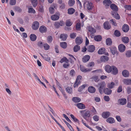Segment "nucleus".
<instances>
[{
  "label": "nucleus",
  "instance_id": "8",
  "mask_svg": "<svg viewBox=\"0 0 131 131\" xmlns=\"http://www.w3.org/2000/svg\"><path fill=\"white\" fill-rule=\"evenodd\" d=\"M111 14L116 19H119L120 18V17L117 12L112 11Z\"/></svg>",
  "mask_w": 131,
  "mask_h": 131
},
{
  "label": "nucleus",
  "instance_id": "27",
  "mask_svg": "<svg viewBox=\"0 0 131 131\" xmlns=\"http://www.w3.org/2000/svg\"><path fill=\"white\" fill-rule=\"evenodd\" d=\"M109 58L106 56H103L101 57L100 58L101 60L103 62H105L108 60Z\"/></svg>",
  "mask_w": 131,
  "mask_h": 131
},
{
  "label": "nucleus",
  "instance_id": "31",
  "mask_svg": "<svg viewBox=\"0 0 131 131\" xmlns=\"http://www.w3.org/2000/svg\"><path fill=\"white\" fill-rule=\"evenodd\" d=\"M106 45L108 46H111L112 44V41L111 39L109 38H107L106 40Z\"/></svg>",
  "mask_w": 131,
  "mask_h": 131
},
{
  "label": "nucleus",
  "instance_id": "44",
  "mask_svg": "<svg viewBox=\"0 0 131 131\" xmlns=\"http://www.w3.org/2000/svg\"><path fill=\"white\" fill-rule=\"evenodd\" d=\"M31 2L32 5L34 7L36 6L38 3L37 0H31Z\"/></svg>",
  "mask_w": 131,
  "mask_h": 131
},
{
  "label": "nucleus",
  "instance_id": "45",
  "mask_svg": "<svg viewBox=\"0 0 131 131\" xmlns=\"http://www.w3.org/2000/svg\"><path fill=\"white\" fill-rule=\"evenodd\" d=\"M125 55L126 57H131V50H129L126 52Z\"/></svg>",
  "mask_w": 131,
  "mask_h": 131
},
{
  "label": "nucleus",
  "instance_id": "56",
  "mask_svg": "<svg viewBox=\"0 0 131 131\" xmlns=\"http://www.w3.org/2000/svg\"><path fill=\"white\" fill-rule=\"evenodd\" d=\"M16 2V0H10L9 4L11 5H14L15 4Z\"/></svg>",
  "mask_w": 131,
  "mask_h": 131
},
{
  "label": "nucleus",
  "instance_id": "2",
  "mask_svg": "<svg viewBox=\"0 0 131 131\" xmlns=\"http://www.w3.org/2000/svg\"><path fill=\"white\" fill-rule=\"evenodd\" d=\"M80 112L82 115L83 117L86 120L87 117L90 116V112L88 111H85V110H81Z\"/></svg>",
  "mask_w": 131,
  "mask_h": 131
},
{
  "label": "nucleus",
  "instance_id": "32",
  "mask_svg": "<svg viewBox=\"0 0 131 131\" xmlns=\"http://www.w3.org/2000/svg\"><path fill=\"white\" fill-rule=\"evenodd\" d=\"M70 116L74 122L77 123L79 125L80 124L79 121L73 114H71Z\"/></svg>",
  "mask_w": 131,
  "mask_h": 131
},
{
  "label": "nucleus",
  "instance_id": "37",
  "mask_svg": "<svg viewBox=\"0 0 131 131\" xmlns=\"http://www.w3.org/2000/svg\"><path fill=\"white\" fill-rule=\"evenodd\" d=\"M30 39L32 41H35L37 38L36 36L34 34H31L30 36Z\"/></svg>",
  "mask_w": 131,
  "mask_h": 131
},
{
  "label": "nucleus",
  "instance_id": "5",
  "mask_svg": "<svg viewBox=\"0 0 131 131\" xmlns=\"http://www.w3.org/2000/svg\"><path fill=\"white\" fill-rule=\"evenodd\" d=\"M39 26V23L37 21H35L33 23L32 25V28L34 30H36L37 29Z\"/></svg>",
  "mask_w": 131,
  "mask_h": 131
},
{
  "label": "nucleus",
  "instance_id": "46",
  "mask_svg": "<svg viewBox=\"0 0 131 131\" xmlns=\"http://www.w3.org/2000/svg\"><path fill=\"white\" fill-rule=\"evenodd\" d=\"M114 34L117 37H119L121 36L120 32L117 30H116L115 31Z\"/></svg>",
  "mask_w": 131,
  "mask_h": 131
},
{
  "label": "nucleus",
  "instance_id": "40",
  "mask_svg": "<svg viewBox=\"0 0 131 131\" xmlns=\"http://www.w3.org/2000/svg\"><path fill=\"white\" fill-rule=\"evenodd\" d=\"M105 49L104 48H102L100 49L98 51V53L99 54H102L104 53L105 52Z\"/></svg>",
  "mask_w": 131,
  "mask_h": 131
},
{
  "label": "nucleus",
  "instance_id": "14",
  "mask_svg": "<svg viewBox=\"0 0 131 131\" xmlns=\"http://www.w3.org/2000/svg\"><path fill=\"white\" fill-rule=\"evenodd\" d=\"M75 41L76 43L78 45H79L82 43L83 40L80 37H78L76 38Z\"/></svg>",
  "mask_w": 131,
  "mask_h": 131
},
{
  "label": "nucleus",
  "instance_id": "13",
  "mask_svg": "<svg viewBox=\"0 0 131 131\" xmlns=\"http://www.w3.org/2000/svg\"><path fill=\"white\" fill-rule=\"evenodd\" d=\"M57 14V15L54 14L51 16V18L52 20H56L59 19L60 13L59 12H58Z\"/></svg>",
  "mask_w": 131,
  "mask_h": 131
},
{
  "label": "nucleus",
  "instance_id": "36",
  "mask_svg": "<svg viewBox=\"0 0 131 131\" xmlns=\"http://www.w3.org/2000/svg\"><path fill=\"white\" fill-rule=\"evenodd\" d=\"M72 100L75 103H78L81 101L80 98L78 97H74L72 98Z\"/></svg>",
  "mask_w": 131,
  "mask_h": 131
},
{
  "label": "nucleus",
  "instance_id": "64",
  "mask_svg": "<svg viewBox=\"0 0 131 131\" xmlns=\"http://www.w3.org/2000/svg\"><path fill=\"white\" fill-rule=\"evenodd\" d=\"M93 118L95 121H97L99 120V117L98 116L95 115L93 116Z\"/></svg>",
  "mask_w": 131,
  "mask_h": 131
},
{
  "label": "nucleus",
  "instance_id": "48",
  "mask_svg": "<svg viewBox=\"0 0 131 131\" xmlns=\"http://www.w3.org/2000/svg\"><path fill=\"white\" fill-rule=\"evenodd\" d=\"M92 79L93 80L96 82H97L99 80V79L98 78V77L96 75H95L92 77Z\"/></svg>",
  "mask_w": 131,
  "mask_h": 131
},
{
  "label": "nucleus",
  "instance_id": "26",
  "mask_svg": "<svg viewBox=\"0 0 131 131\" xmlns=\"http://www.w3.org/2000/svg\"><path fill=\"white\" fill-rule=\"evenodd\" d=\"M90 57L89 55L85 56L82 58V61L84 62H86L90 59Z\"/></svg>",
  "mask_w": 131,
  "mask_h": 131
},
{
  "label": "nucleus",
  "instance_id": "4",
  "mask_svg": "<svg viewBox=\"0 0 131 131\" xmlns=\"http://www.w3.org/2000/svg\"><path fill=\"white\" fill-rule=\"evenodd\" d=\"M64 23L63 21H60V22H56L54 23V25L56 28H58L60 26H63L64 25Z\"/></svg>",
  "mask_w": 131,
  "mask_h": 131
},
{
  "label": "nucleus",
  "instance_id": "58",
  "mask_svg": "<svg viewBox=\"0 0 131 131\" xmlns=\"http://www.w3.org/2000/svg\"><path fill=\"white\" fill-rule=\"evenodd\" d=\"M69 56H70L72 58H70V59L72 60V61L71 62V63H73L74 62V61H76V59L72 55L70 54H69Z\"/></svg>",
  "mask_w": 131,
  "mask_h": 131
},
{
  "label": "nucleus",
  "instance_id": "9",
  "mask_svg": "<svg viewBox=\"0 0 131 131\" xmlns=\"http://www.w3.org/2000/svg\"><path fill=\"white\" fill-rule=\"evenodd\" d=\"M80 68L81 70L84 72L91 71L92 69H86L82 65L80 66Z\"/></svg>",
  "mask_w": 131,
  "mask_h": 131
},
{
  "label": "nucleus",
  "instance_id": "50",
  "mask_svg": "<svg viewBox=\"0 0 131 131\" xmlns=\"http://www.w3.org/2000/svg\"><path fill=\"white\" fill-rule=\"evenodd\" d=\"M75 3L74 0H69L68 2V4L70 6H72Z\"/></svg>",
  "mask_w": 131,
  "mask_h": 131
},
{
  "label": "nucleus",
  "instance_id": "60",
  "mask_svg": "<svg viewBox=\"0 0 131 131\" xmlns=\"http://www.w3.org/2000/svg\"><path fill=\"white\" fill-rule=\"evenodd\" d=\"M50 13L51 14H53L54 13V9L52 7H50L49 9Z\"/></svg>",
  "mask_w": 131,
  "mask_h": 131
},
{
  "label": "nucleus",
  "instance_id": "54",
  "mask_svg": "<svg viewBox=\"0 0 131 131\" xmlns=\"http://www.w3.org/2000/svg\"><path fill=\"white\" fill-rule=\"evenodd\" d=\"M43 58L44 60L48 62L50 60V58L48 57L47 55H45L44 57H43Z\"/></svg>",
  "mask_w": 131,
  "mask_h": 131
},
{
  "label": "nucleus",
  "instance_id": "16",
  "mask_svg": "<svg viewBox=\"0 0 131 131\" xmlns=\"http://www.w3.org/2000/svg\"><path fill=\"white\" fill-rule=\"evenodd\" d=\"M122 74L123 77L127 78L129 76V73L127 70H125L122 72Z\"/></svg>",
  "mask_w": 131,
  "mask_h": 131
},
{
  "label": "nucleus",
  "instance_id": "15",
  "mask_svg": "<svg viewBox=\"0 0 131 131\" xmlns=\"http://www.w3.org/2000/svg\"><path fill=\"white\" fill-rule=\"evenodd\" d=\"M112 73L114 75L117 74L118 72V70L117 68L114 66H112Z\"/></svg>",
  "mask_w": 131,
  "mask_h": 131
},
{
  "label": "nucleus",
  "instance_id": "33",
  "mask_svg": "<svg viewBox=\"0 0 131 131\" xmlns=\"http://www.w3.org/2000/svg\"><path fill=\"white\" fill-rule=\"evenodd\" d=\"M68 36L67 34H61L60 36V38L63 40L65 41L66 40Z\"/></svg>",
  "mask_w": 131,
  "mask_h": 131
},
{
  "label": "nucleus",
  "instance_id": "21",
  "mask_svg": "<svg viewBox=\"0 0 131 131\" xmlns=\"http://www.w3.org/2000/svg\"><path fill=\"white\" fill-rule=\"evenodd\" d=\"M95 50V47L93 45L89 46L87 50L90 52H93Z\"/></svg>",
  "mask_w": 131,
  "mask_h": 131
},
{
  "label": "nucleus",
  "instance_id": "59",
  "mask_svg": "<svg viewBox=\"0 0 131 131\" xmlns=\"http://www.w3.org/2000/svg\"><path fill=\"white\" fill-rule=\"evenodd\" d=\"M28 12L29 13H35V11L32 8H29Z\"/></svg>",
  "mask_w": 131,
  "mask_h": 131
},
{
  "label": "nucleus",
  "instance_id": "12",
  "mask_svg": "<svg viewBox=\"0 0 131 131\" xmlns=\"http://www.w3.org/2000/svg\"><path fill=\"white\" fill-rule=\"evenodd\" d=\"M104 28L106 30L109 29L111 28V26L109 22L108 21H106L103 24Z\"/></svg>",
  "mask_w": 131,
  "mask_h": 131
},
{
  "label": "nucleus",
  "instance_id": "62",
  "mask_svg": "<svg viewBox=\"0 0 131 131\" xmlns=\"http://www.w3.org/2000/svg\"><path fill=\"white\" fill-rule=\"evenodd\" d=\"M94 63L93 62H90L87 65L88 67H91L94 66Z\"/></svg>",
  "mask_w": 131,
  "mask_h": 131
},
{
  "label": "nucleus",
  "instance_id": "41",
  "mask_svg": "<svg viewBox=\"0 0 131 131\" xmlns=\"http://www.w3.org/2000/svg\"><path fill=\"white\" fill-rule=\"evenodd\" d=\"M61 47L63 49L66 48L67 47V44L66 42H63L60 43Z\"/></svg>",
  "mask_w": 131,
  "mask_h": 131
},
{
  "label": "nucleus",
  "instance_id": "39",
  "mask_svg": "<svg viewBox=\"0 0 131 131\" xmlns=\"http://www.w3.org/2000/svg\"><path fill=\"white\" fill-rule=\"evenodd\" d=\"M75 10L73 8H70L68 9V13L69 14H73L75 12Z\"/></svg>",
  "mask_w": 131,
  "mask_h": 131
},
{
  "label": "nucleus",
  "instance_id": "63",
  "mask_svg": "<svg viewBox=\"0 0 131 131\" xmlns=\"http://www.w3.org/2000/svg\"><path fill=\"white\" fill-rule=\"evenodd\" d=\"M47 40L48 43H51L52 40V39L51 36H48L47 38Z\"/></svg>",
  "mask_w": 131,
  "mask_h": 131
},
{
  "label": "nucleus",
  "instance_id": "43",
  "mask_svg": "<svg viewBox=\"0 0 131 131\" xmlns=\"http://www.w3.org/2000/svg\"><path fill=\"white\" fill-rule=\"evenodd\" d=\"M82 79V77L80 75H78L77 76L76 81L78 82L77 85H79L80 83V80Z\"/></svg>",
  "mask_w": 131,
  "mask_h": 131
},
{
  "label": "nucleus",
  "instance_id": "51",
  "mask_svg": "<svg viewBox=\"0 0 131 131\" xmlns=\"http://www.w3.org/2000/svg\"><path fill=\"white\" fill-rule=\"evenodd\" d=\"M110 22L115 26H116L117 25V24L116 23V22L115 19H111L110 20Z\"/></svg>",
  "mask_w": 131,
  "mask_h": 131
},
{
  "label": "nucleus",
  "instance_id": "10",
  "mask_svg": "<svg viewBox=\"0 0 131 131\" xmlns=\"http://www.w3.org/2000/svg\"><path fill=\"white\" fill-rule=\"evenodd\" d=\"M118 48L119 51L121 52H123L125 51L126 47L123 44H121L119 45Z\"/></svg>",
  "mask_w": 131,
  "mask_h": 131
},
{
  "label": "nucleus",
  "instance_id": "3",
  "mask_svg": "<svg viewBox=\"0 0 131 131\" xmlns=\"http://www.w3.org/2000/svg\"><path fill=\"white\" fill-rule=\"evenodd\" d=\"M103 4L106 9H107L111 5L112 2L110 0H104L103 2Z\"/></svg>",
  "mask_w": 131,
  "mask_h": 131
},
{
  "label": "nucleus",
  "instance_id": "18",
  "mask_svg": "<svg viewBox=\"0 0 131 131\" xmlns=\"http://www.w3.org/2000/svg\"><path fill=\"white\" fill-rule=\"evenodd\" d=\"M111 8L114 12H117L118 10V8L117 6L114 4H111L110 6Z\"/></svg>",
  "mask_w": 131,
  "mask_h": 131
},
{
  "label": "nucleus",
  "instance_id": "42",
  "mask_svg": "<svg viewBox=\"0 0 131 131\" xmlns=\"http://www.w3.org/2000/svg\"><path fill=\"white\" fill-rule=\"evenodd\" d=\"M80 49V46L78 45H75L73 48V50L74 52H76L79 51Z\"/></svg>",
  "mask_w": 131,
  "mask_h": 131
},
{
  "label": "nucleus",
  "instance_id": "55",
  "mask_svg": "<svg viewBox=\"0 0 131 131\" xmlns=\"http://www.w3.org/2000/svg\"><path fill=\"white\" fill-rule=\"evenodd\" d=\"M76 28L77 30H79L81 29V25L80 23H77L76 25Z\"/></svg>",
  "mask_w": 131,
  "mask_h": 131
},
{
  "label": "nucleus",
  "instance_id": "49",
  "mask_svg": "<svg viewBox=\"0 0 131 131\" xmlns=\"http://www.w3.org/2000/svg\"><path fill=\"white\" fill-rule=\"evenodd\" d=\"M91 111L92 112V114H96L97 113L96 111L93 106H92L91 107Z\"/></svg>",
  "mask_w": 131,
  "mask_h": 131
},
{
  "label": "nucleus",
  "instance_id": "38",
  "mask_svg": "<svg viewBox=\"0 0 131 131\" xmlns=\"http://www.w3.org/2000/svg\"><path fill=\"white\" fill-rule=\"evenodd\" d=\"M87 8L88 10H91L92 8V3L90 2H88L87 4Z\"/></svg>",
  "mask_w": 131,
  "mask_h": 131
},
{
  "label": "nucleus",
  "instance_id": "17",
  "mask_svg": "<svg viewBox=\"0 0 131 131\" xmlns=\"http://www.w3.org/2000/svg\"><path fill=\"white\" fill-rule=\"evenodd\" d=\"M124 83L127 85H131V79L129 78L125 79L123 80Z\"/></svg>",
  "mask_w": 131,
  "mask_h": 131
},
{
  "label": "nucleus",
  "instance_id": "52",
  "mask_svg": "<svg viewBox=\"0 0 131 131\" xmlns=\"http://www.w3.org/2000/svg\"><path fill=\"white\" fill-rule=\"evenodd\" d=\"M66 26H70L72 25V23L70 20H68L66 21Z\"/></svg>",
  "mask_w": 131,
  "mask_h": 131
},
{
  "label": "nucleus",
  "instance_id": "19",
  "mask_svg": "<svg viewBox=\"0 0 131 131\" xmlns=\"http://www.w3.org/2000/svg\"><path fill=\"white\" fill-rule=\"evenodd\" d=\"M112 66H110L108 65H106L105 67V70L107 73L111 72L112 71Z\"/></svg>",
  "mask_w": 131,
  "mask_h": 131
},
{
  "label": "nucleus",
  "instance_id": "6",
  "mask_svg": "<svg viewBox=\"0 0 131 131\" xmlns=\"http://www.w3.org/2000/svg\"><path fill=\"white\" fill-rule=\"evenodd\" d=\"M118 102L121 105H124L126 104L127 101L125 98H121L119 99L118 100Z\"/></svg>",
  "mask_w": 131,
  "mask_h": 131
},
{
  "label": "nucleus",
  "instance_id": "22",
  "mask_svg": "<svg viewBox=\"0 0 131 131\" xmlns=\"http://www.w3.org/2000/svg\"><path fill=\"white\" fill-rule=\"evenodd\" d=\"M103 91L105 94L108 95L110 94L112 92V91L111 89L107 88H104Z\"/></svg>",
  "mask_w": 131,
  "mask_h": 131
},
{
  "label": "nucleus",
  "instance_id": "61",
  "mask_svg": "<svg viewBox=\"0 0 131 131\" xmlns=\"http://www.w3.org/2000/svg\"><path fill=\"white\" fill-rule=\"evenodd\" d=\"M63 117H64L66 119V120L70 123H72L70 119L68 118V117L65 114H63Z\"/></svg>",
  "mask_w": 131,
  "mask_h": 131
},
{
  "label": "nucleus",
  "instance_id": "24",
  "mask_svg": "<svg viewBox=\"0 0 131 131\" xmlns=\"http://www.w3.org/2000/svg\"><path fill=\"white\" fill-rule=\"evenodd\" d=\"M111 52L113 55L115 54L117 51V49L115 47H111L110 48Z\"/></svg>",
  "mask_w": 131,
  "mask_h": 131
},
{
  "label": "nucleus",
  "instance_id": "7",
  "mask_svg": "<svg viewBox=\"0 0 131 131\" xmlns=\"http://www.w3.org/2000/svg\"><path fill=\"white\" fill-rule=\"evenodd\" d=\"M110 115V113L108 111L103 112L102 114V117L104 118H107Z\"/></svg>",
  "mask_w": 131,
  "mask_h": 131
},
{
  "label": "nucleus",
  "instance_id": "28",
  "mask_svg": "<svg viewBox=\"0 0 131 131\" xmlns=\"http://www.w3.org/2000/svg\"><path fill=\"white\" fill-rule=\"evenodd\" d=\"M78 107L81 109H84L85 108V106L81 103H78L77 104Z\"/></svg>",
  "mask_w": 131,
  "mask_h": 131
},
{
  "label": "nucleus",
  "instance_id": "20",
  "mask_svg": "<svg viewBox=\"0 0 131 131\" xmlns=\"http://www.w3.org/2000/svg\"><path fill=\"white\" fill-rule=\"evenodd\" d=\"M40 32L42 33L46 32L47 30L46 27L43 25L40 26L39 29Z\"/></svg>",
  "mask_w": 131,
  "mask_h": 131
},
{
  "label": "nucleus",
  "instance_id": "1",
  "mask_svg": "<svg viewBox=\"0 0 131 131\" xmlns=\"http://www.w3.org/2000/svg\"><path fill=\"white\" fill-rule=\"evenodd\" d=\"M106 83L104 82H102L99 83L96 85V86L98 88L99 92L101 94L103 93V90L106 87Z\"/></svg>",
  "mask_w": 131,
  "mask_h": 131
},
{
  "label": "nucleus",
  "instance_id": "34",
  "mask_svg": "<svg viewBox=\"0 0 131 131\" xmlns=\"http://www.w3.org/2000/svg\"><path fill=\"white\" fill-rule=\"evenodd\" d=\"M88 30L92 34H93L96 32L94 28L90 26L89 27H88Z\"/></svg>",
  "mask_w": 131,
  "mask_h": 131
},
{
  "label": "nucleus",
  "instance_id": "35",
  "mask_svg": "<svg viewBox=\"0 0 131 131\" xmlns=\"http://www.w3.org/2000/svg\"><path fill=\"white\" fill-rule=\"evenodd\" d=\"M122 41L125 43H127L129 41V39L127 37H122Z\"/></svg>",
  "mask_w": 131,
  "mask_h": 131
},
{
  "label": "nucleus",
  "instance_id": "53",
  "mask_svg": "<svg viewBox=\"0 0 131 131\" xmlns=\"http://www.w3.org/2000/svg\"><path fill=\"white\" fill-rule=\"evenodd\" d=\"M66 90L68 93L71 94L72 92V89L70 87H68L66 88Z\"/></svg>",
  "mask_w": 131,
  "mask_h": 131
},
{
  "label": "nucleus",
  "instance_id": "29",
  "mask_svg": "<svg viewBox=\"0 0 131 131\" xmlns=\"http://www.w3.org/2000/svg\"><path fill=\"white\" fill-rule=\"evenodd\" d=\"M106 121L108 123L111 124H113L114 123L115 121L114 118L112 117H109L106 120Z\"/></svg>",
  "mask_w": 131,
  "mask_h": 131
},
{
  "label": "nucleus",
  "instance_id": "23",
  "mask_svg": "<svg viewBox=\"0 0 131 131\" xmlns=\"http://www.w3.org/2000/svg\"><path fill=\"white\" fill-rule=\"evenodd\" d=\"M122 29L123 30L124 32H127L129 30V28L128 25L124 24L123 26Z\"/></svg>",
  "mask_w": 131,
  "mask_h": 131
},
{
  "label": "nucleus",
  "instance_id": "11",
  "mask_svg": "<svg viewBox=\"0 0 131 131\" xmlns=\"http://www.w3.org/2000/svg\"><path fill=\"white\" fill-rule=\"evenodd\" d=\"M56 84L57 85V87L61 92L62 93L64 96V97H66V95L65 94L64 90L62 88V87L61 86V85L60 83L57 81Z\"/></svg>",
  "mask_w": 131,
  "mask_h": 131
},
{
  "label": "nucleus",
  "instance_id": "30",
  "mask_svg": "<svg viewBox=\"0 0 131 131\" xmlns=\"http://www.w3.org/2000/svg\"><path fill=\"white\" fill-rule=\"evenodd\" d=\"M94 39L96 41H99L101 40L102 37L100 35H98L95 36L94 37Z\"/></svg>",
  "mask_w": 131,
  "mask_h": 131
},
{
  "label": "nucleus",
  "instance_id": "57",
  "mask_svg": "<svg viewBox=\"0 0 131 131\" xmlns=\"http://www.w3.org/2000/svg\"><path fill=\"white\" fill-rule=\"evenodd\" d=\"M85 85H83L81 86L78 88V91L79 92L83 90V89L85 88Z\"/></svg>",
  "mask_w": 131,
  "mask_h": 131
},
{
  "label": "nucleus",
  "instance_id": "47",
  "mask_svg": "<svg viewBox=\"0 0 131 131\" xmlns=\"http://www.w3.org/2000/svg\"><path fill=\"white\" fill-rule=\"evenodd\" d=\"M115 85V84L113 82H112L108 85V87L110 89H112Z\"/></svg>",
  "mask_w": 131,
  "mask_h": 131
},
{
  "label": "nucleus",
  "instance_id": "25",
  "mask_svg": "<svg viewBox=\"0 0 131 131\" xmlns=\"http://www.w3.org/2000/svg\"><path fill=\"white\" fill-rule=\"evenodd\" d=\"M88 91L91 93H94L96 91V89L92 86H90L88 89Z\"/></svg>",
  "mask_w": 131,
  "mask_h": 131
}]
</instances>
